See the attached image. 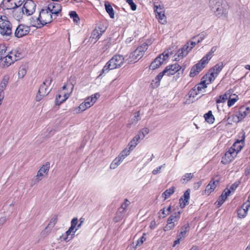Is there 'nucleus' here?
Masks as SVG:
<instances>
[{
	"label": "nucleus",
	"instance_id": "nucleus-45",
	"mask_svg": "<svg viewBox=\"0 0 250 250\" xmlns=\"http://www.w3.org/2000/svg\"><path fill=\"white\" fill-rule=\"evenodd\" d=\"M154 11L156 14H159L165 13V8L162 5H154Z\"/></svg>",
	"mask_w": 250,
	"mask_h": 250
},
{
	"label": "nucleus",
	"instance_id": "nucleus-11",
	"mask_svg": "<svg viewBox=\"0 0 250 250\" xmlns=\"http://www.w3.org/2000/svg\"><path fill=\"white\" fill-rule=\"evenodd\" d=\"M223 0H210L209 5L211 10L216 15L222 14L224 11Z\"/></svg>",
	"mask_w": 250,
	"mask_h": 250
},
{
	"label": "nucleus",
	"instance_id": "nucleus-31",
	"mask_svg": "<svg viewBox=\"0 0 250 250\" xmlns=\"http://www.w3.org/2000/svg\"><path fill=\"white\" fill-rule=\"evenodd\" d=\"M27 65L25 64L20 66L18 71L19 79H22L26 74Z\"/></svg>",
	"mask_w": 250,
	"mask_h": 250
},
{
	"label": "nucleus",
	"instance_id": "nucleus-44",
	"mask_svg": "<svg viewBox=\"0 0 250 250\" xmlns=\"http://www.w3.org/2000/svg\"><path fill=\"white\" fill-rule=\"evenodd\" d=\"M103 32L104 31H100L99 32L98 30H94L92 32L91 38L97 40L101 37Z\"/></svg>",
	"mask_w": 250,
	"mask_h": 250
},
{
	"label": "nucleus",
	"instance_id": "nucleus-48",
	"mask_svg": "<svg viewBox=\"0 0 250 250\" xmlns=\"http://www.w3.org/2000/svg\"><path fill=\"white\" fill-rule=\"evenodd\" d=\"M207 36V34L205 32H202L201 34H199L197 36L194 37L192 39L196 40L197 38L198 39L196 40L197 42L199 43L202 42Z\"/></svg>",
	"mask_w": 250,
	"mask_h": 250
},
{
	"label": "nucleus",
	"instance_id": "nucleus-34",
	"mask_svg": "<svg viewBox=\"0 0 250 250\" xmlns=\"http://www.w3.org/2000/svg\"><path fill=\"white\" fill-rule=\"evenodd\" d=\"M216 50V47L213 46L211 48L210 51L203 58V62H208L212 57V54Z\"/></svg>",
	"mask_w": 250,
	"mask_h": 250
},
{
	"label": "nucleus",
	"instance_id": "nucleus-62",
	"mask_svg": "<svg viewBox=\"0 0 250 250\" xmlns=\"http://www.w3.org/2000/svg\"><path fill=\"white\" fill-rule=\"evenodd\" d=\"M176 240H175L174 242V245H173V247H175L176 245L179 244L180 243V241H181V239H182V238H181L180 237V236H176Z\"/></svg>",
	"mask_w": 250,
	"mask_h": 250
},
{
	"label": "nucleus",
	"instance_id": "nucleus-52",
	"mask_svg": "<svg viewBox=\"0 0 250 250\" xmlns=\"http://www.w3.org/2000/svg\"><path fill=\"white\" fill-rule=\"evenodd\" d=\"M6 51V47L4 45H0V60H2Z\"/></svg>",
	"mask_w": 250,
	"mask_h": 250
},
{
	"label": "nucleus",
	"instance_id": "nucleus-16",
	"mask_svg": "<svg viewBox=\"0 0 250 250\" xmlns=\"http://www.w3.org/2000/svg\"><path fill=\"white\" fill-rule=\"evenodd\" d=\"M47 6L51 11V13L54 15V19L59 16V14L62 11V6L60 4L57 2H50Z\"/></svg>",
	"mask_w": 250,
	"mask_h": 250
},
{
	"label": "nucleus",
	"instance_id": "nucleus-19",
	"mask_svg": "<svg viewBox=\"0 0 250 250\" xmlns=\"http://www.w3.org/2000/svg\"><path fill=\"white\" fill-rule=\"evenodd\" d=\"M125 158V149L122 150L118 157H116L110 166L111 169L116 168Z\"/></svg>",
	"mask_w": 250,
	"mask_h": 250
},
{
	"label": "nucleus",
	"instance_id": "nucleus-6",
	"mask_svg": "<svg viewBox=\"0 0 250 250\" xmlns=\"http://www.w3.org/2000/svg\"><path fill=\"white\" fill-rule=\"evenodd\" d=\"M0 33L2 36H10L12 34V24L5 16L0 17Z\"/></svg>",
	"mask_w": 250,
	"mask_h": 250
},
{
	"label": "nucleus",
	"instance_id": "nucleus-25",
	"mask_svg": "<svg viewBox=\"0 0 250 250\" xmlns=\"http://www.w3.org/2000/svg\"><path fill=\"white\" fill-rule=\"evenodd\" d=\"M230 189L226 188L216 202V203H217V206L218 207L221 206L222 204L224 203V202L226 200L228 197L230 195Z\"/></svg>",
	"mask_w": 250,
	"mask_h": 250
},
{
	"label": "nucleus",
	"instance_id": "nucleus-37",
	"mask_svg": "<svg viewBox=\"0 0 250 250\" xmlns=\"http://www.w3.org/2000/svg\"><path fill=\"white\" fill-rule=\"evenodd\" d=\"M78 224V219L77 218H74L71 222V227L68 229L73 233L71 234L72 236L74 235V233L75 231L77 230L78 229H76L74 231V229L76 228L77 225Z\"/></svg>",
	"mask_w": 250,
	"mask_h": 250
},
{
	"label": "nucleus",
	"instance_id": "nucleus-28",
	"mask_svg": "<svg viewBox=\"0 0 250 250\" xmlns=\"http://www.w3.org/2000/svg\"><path fill=\"white\" fill-rule=\"evenodd\" d=\"M125 201L122 204L121 207L119 209L117 215L114 218V221L115 222H118L121 220V219L124 216L125 210Z\"/></svg>",
	"mask_w": 250,
	"mask_h": 250
},
{
	"label": "nucleus",
	"instance_id": "nucleus-41",
	"mask_svg": "<svg viewBox=\"0 0 250 250\" xmlns=\"http://www.w3.org/2000/svg\"><path fill=\"white\" fill-rule=\"evenodd\" d=\"M156 17L158 20V21L160 23L165 24L167 23V18L165 16V13L156 14Z\"/></svg>",
	"mask_w": 250,
	"mask_h": 250
},
{
	"label": "nucleus",
	"instance_id": "nucleus-5",
	"mask_svg": "<svg viewBox=\"0 0 250 250\" xmlns=\"http://www.w3.org/2000/svg\"><path fill=\"white\" fill-rule=\"evenodd\" d=\"M52 82V78L47 77L39 87L38 95L36 96V101H40L43 97L47 96L50 92V89H48V86L50 85Z\"/></svg>",
	"mask_w": 250,
	"mask_h": 250
},
{
	"label": "nucleus",
	"instance_id": "nucleus-24",
	"mask_svg": "<svg viewBox=\"0 0 250 250\" xmlns=\"http://www.w3.org/2000/svg\"><path fill=\"white\" fill-rule=\"evenodd\" d=\"M250 207V204H247V203H244L242 207L237 210L238 216L241 218H244L247 214Z\"/></svg>",
	"mask_w": 250,
	"mask_h": 250
},
{
	"label": "nucleus",
	"instance_id": "nucleus-53",
	"mask_svg": "<svg viewBox=\"0 0 250 250\" xmlns=\"http://www.w3.org/2000/svg\"><path fill=\"white\" fill-rule=\"evenodd\" d=\"M135 59L136 57H135V55H134V53H131L129 55V58L127 59L128 63H133L139 61V60H135Z\"/></svg>",
	"mask_w": 250,
	"mask_h": 250
},
{
	"label": "nucleus",
	"instance_id": "nucleus-57",
	"mask_svg": "<svg viewBox=\"0 0 250 250\" xmlns=\"http://www.w3.org/2000/svg\"><path fill=\"white\" fill-rule=\"evenodd\" d=\"M41 179L40 178V177H35L34 178H33L31 181V186H33V185H35L38 183L40 181H41Z\"/></svg>",
	"mask_w": 250,
	"mask_h": 250
},
{
	"label": "nucleus",
	"instance_id": "nucleus-39",
	"mask_svg": "<svg viewBox=\"0 0 250 250\" xmlns=\"http://www.w3.org/2000/svg\"><path fill=\"white\" fill-rule=\"evenodd\" d=\"M55 224L51 222L50 221L48 223L47 226L42 232V235H48L51 231L52 228L55 226Z\"/></svg>",
	"mask_w": 250,
	"mask_h": 250
},
{
	"label": "nucleus",
	"instance_id": "nucleus-12",
	"mask_svg": "<svg viewBox=\"0 0 250 250\" xmlns=\"http://www.w3.org/2000/svg\"><path fill=\"white\" fill-rule=\"evenodd\" d=\"M221 178L218 176H215L210 181L204 191L205 194L208 195L214 191L217 186L219 184Z\"/></svg>",
	"mask_w": 250,
	"mask_h": 250
},
{
	"label": "nucleus",
	"instance_id": "nucleus-1",
	"mask_svg": "<svg viewBox=\"0 0 250 250\" xmlns=\"http://www.w3.org/2000/svg\"><path fill=\"white\" fill-rule=\"evenodd\" d=\"M53 19H54V15L51 13V11L47 6H44L40 11L38 17L36 18L37 28H41L47 23H50Z\"/></svg>",
	"mask_w": 250,
	"mask_h": 250
},
{
	"label": "nucleus",
	"instance_id": "nucleus-14",
	"mask_svg": "<svg viewBox=\"0 0 250 250\" xmlns=\"http://www.w3.org/2000/svg\"><path fill=\"white\" fill-rule=\"evenodd\" d=\"M208 62H203V58L201 61L195 64L191 69L189 76L191 77H193L199 74L200 72L205 67L206 65Z\"/></svg>",
	"mask_w": 250,
	"mask_h": 250
},
{
	"label": "nucleus",
	"instance_id": "nucleus-8",
	"mask_svg": "<svg viewBox=\"0 0 250 250\" xmlns=\"http://www.w3.org/2000/svg\"><path fill=\"white\" fill-rule=\"evenodd\" d=\"M224 64L223 62H219L210 69L208 74L206 75V78H208V83H211L217 77L221 71Z\"/></svg>",
	"mask_w": 250,
	"mask_h": 250
},
{
	"label": "nucleus",
	"instance_id": "nucleus-42",
	"mask_svg": "<svg viewBox=\"0 0 250 250\" xmlns=\"http://www.w3.org/2000/svg\"><path fill=\"white\" fill-rule=\"evenodd\" d=\"M149 130L148 128H144L138 132L136 136H139L140 140H142L149 133Z\"/></svg>",
	"mask_w": 250,
	"mask_h": 250
},
{
	"label": "nucleus",
	"instance_id": "nucleus-47",
	"mask_svg": "<svg viewBox=\"0 0 250 250\" xmlns=\"http://www.w3.org/2000/svg\"><path fill=\"white\" fill-rule=\"evenodd\" d=\"M69 16L71 18L73 19L74 22L78 23L80 21V19L78 15L74 11H72L69 13Z\"/></svg>",
	"mask_w": 250,
	"mask_h": 250
},
{
	"label": "nucleus",
	"instance_id": "nucleus-63",
	"mask_svg": "<svg viewBox=\"0 0 250 250\" xmlns=\"http://www.w3.org/2000/svg\"><path fill=\"white\" fill-rule=\"evenodd\" d=\"M58 221V216L57 215H55L50 220V221L53 223L56 224Z\"/></svg>",
	"mask_w": 250,
	"mask_h": 250
},
{
	"label": "nucleus",
	"instance_id": "nucleus-18",
	"mask_svg": "<svg viewBox=\"0 0 250 250\" xmlns=\"http://www.w3.org/2000/svg\"><path fill=\"white\" fill-rule=\"evenodd\" d=\"M181 69V67L179 64L174 63L173 64L167 66L164 71V72L166 73V75L169 76L174 75Z\"/></svg>",
	"mask_w": 250,
	"mask_h": 250
},
{
	"label": "nucleus",
	"instance_id": "nucleus-27",
	"mask_svg": "<svg viewBox=\"0 0 250 250\" xmlns=\"http://www.w3.org/2000/svg\"><path fill=\"white\" fill-rule=\"evenodd\" d=\"M50 168V163L46 162L44 165H43L40 168L37 172L36 177H42L43 176V174H47Z\"/></svg>",
	"mask_w": 250,
	"mask_h": 250
},
{
	"label": "nucleus",
	"instance_id": "nucleus-32",
	"mask_svg": "<svg viewBox=\"0 0 250 250\" xmlns=\"http://www.w3.org/2000/svg\"><path fill=\"white\" fill-rule=\"evenodd\" d=\"M105 8L107 13L109 14L111 18H114V12L112 6L109 2L105 1L104 3Z\"/></svg>",
	"mask_w": 250,
	"mask_h": 250
},
{
	"label": "nucleus",
	"instance_id": "nucleus-22",
	"mask_svg": "<svg viewBox=\"0 0 250 250\" xmlns=\"http://www.w3.org/2000/svg\"><path fill=\"white\" fill-rule=\"evenodd\" d=\"M140 141V139H139V136L135 135L133 138V139L131 140L128 145V150L127 152H126V156L130 154V152L134 149L136 146L139 144Z\"/></svg>",
	"mask_w": 250,
	"mask_h": 250
},
{
	"label": "nucleus",
	"instance_id": "nucleus-60",
	"mask_svg": "<svg viewBox=\"0 0 250 250\" xmlns=\"http://www.w3.org/2000/svg\"><path fill=\"white\" fill-rule=\"evenodd\" d=\"M72 237H73L71 236V238L68 239V236H66V234L64 233V234H62V235L60 237V239L61 240H63L65 241H69L71 239H72Z\"/></svg>",
	"mask_w": 250,
	"mask_h": 250
},
{
	"label": "nucleus",
	"instance_id": "nucleus-13",
	"mask_svg": "<svg viewBox=\"0 0 250 250\" xmlns=\"http://www.w3.org/2000/svg\"><path fill=\"white\" fill-rule=\"evenodd\" d=\"M30 27L24 24H20L15 31V36L18 38L27 35L30 32Z\"/></svg>",
	"mask_w": 250,
	"mask_h": 250
},
{
	"label": "nucleus",
	"instance_id": "nucleus-54",
	"mask_svg": "<svg viewBox=\"0 0 250 250\" xmlns=\"http://www.w3.org/2000/svg\"><path fill=\"white\" fill-rule=\"evenodd\" d=\"M89 104H87L84 102L81 104L78 107L79 111L82 112L85 110L87 108H89L88 107Z\"/></svg>",
	"mask_w": 250,
	"mask_h": 250
},
{
	"label": "nucleus",
	"instance_id": "nucleus-38",
	"mask_svg": "<svg viewBox=\"0 0 250 250\" xmlns=\"http://www.w3.org/2000/svg\"><path fill=\"white\" fill-rule=\"evenodd\" d=\"M205 120L209 124H212L214 121V118L211 111H209L204 115Z\"/></svg>",
	"mask_w": 250,
	"mask_h": 250
},
{
	"label": "nucleus",
	"instance_id": "nucleus-33",
	"mask_svg": "<svg viewBox=\"0 0 250 250\" xmlns=\"http://www.w3.org/2000/svg\"><path fill=\"white\" fill-rule=\"evenodd\" d=\"M141 120V117L140 116V114L139 112H137L135 113V115L133 118H132L130 122L127 124V127H130L132 125H135L138 122Z\"/></svg>",
	"mask_w": 250,
	"mask_h": 250
},
{
	"label": "nucleus",
	"instance_id": "nucleus-21",
	"mask_svg": "<svg viewBox=\"0 0 250 250\" xmlns=\"http://www.w3.org/2000/svg\"><path fill=\"white\" fill-rule=\"evenodd\" d=\"M9 80V77L8 75L3 76L0 83V97L2 98L0 100H2L4 98V90L5 89Z\"/></svg>",
	"mask_w": 250,
	"mask_h": 250
},
{
	"label": "nucleus",
	"instance_id": "nucleus-9",
	"mask_svg": "<svg viewBox=\"0 0 250 250\" xmlns=\"http://www.w3.org/2000/svg\"><path fill=\"white\" fill-rule=\"evenodd\" d=\"M189 42H188L181 49L178 50L177 53L175 55V56H177V57H175V58L176 60H179L186 56L191 49L194 47L196 44L198 43V42H197V41H195L190 42V45H189Z\"/></svg>",
	"mask_w": 250,
	"mask_h": 250
},
{
	"label": "nucleus",
	"instance_id": "nucleus-15",
	"mask_svg": "<svg viewBox=\"0 0 250 250\" xmlns=\"http://www.w3.org/2000/svg\"><path fill=\"white\" fill-rule=\"evenodd\" d=\"M237 155V152L234 151L232 148H229L223 156L221 163L223 164H229L233 160Z\"/></svg>",
	"mask_w": 250,
	"mask_h": 250
},
{
	"label": "nucleus",
	"instance_id": "nucleus-55",
	"mask_svg": "<svg viewBox=\"0 0 250 250\" xmlns=\"http://www.w3.org/2000/svg\"><path fill=\"white\" fill-rule=\"evenodd\" d=\"M126 2L130 6L131 9L132 11H135L137 9V5L134 2L133 0H126Z\"/></svg>",
	"mask_w": 250,
	"mask_h": 250
},
{
	"label": "nucleus",
	"instance_id": "nucleus-64",
	"mask_svg": "<svg viewBox=\"0 0 250 250\" xmlns=\"http://www.w3.org/2000/svg\"><path fill=\"white\" fill-rule=\"evenodd\" d=\"M6 218L5 217H3L0 218V225L4 224L6 222Z\"/></svg>",
	"mask_w": 250,
	"mask_h": 250
},
{
	"label": "nucleus",
	"instance_id": "nucleus-10",
	"mask_svg": "<svg viewBox=\"0 0 250 250\" xmlns=\"http://www.w3.org/2000/svg\"><path fill=\"white\" fill-rule=\"evenodd\" d=\"M168 52L165 51L163 54L156 57L149 65V69L155 70L159 67L165 61L169 58Z\"/></svg>",
	"mask_w": 250,
	"mask_h": 250
},
{
	"label": "nucleus",
	"instance_id": "nucleus-23",
	"mask_svg": "<svg viewBox=\"0 0 250 250\" xmlns=\"http://www.w3.org/2000/svg\"><path fill=\"white\" fill-rule=\"evenodd\" d=\"M244 140L245 136L244 135H243L242 139L241 140H237L236 142H235V143L230 148H232L234 151L237 152V154L244 146Z\"/></svg>",
	"mask_w": 250,
	"mask_h": 250
},
{
	"label": "nucleus",
	"instance_id": "nucleus-56",
	"mask_svg": "<svg viewBox=\"0 0 250 250\" xmlns=\"http://www.w3.org/2000/svg\"><path fill=\"white\" fill-rule=\"evenodd\" d=\"M145 233H144L143 235L137 241L136 246H140L142 245L144 241L146 240V238L145 237Z\"/></svg>",
	"mask_w": 250,
	"mask_h": 250
},
{
	"label": "nucleus",
	"instance_id": "nucleus-61",
	"mask_svg": "<svg viewBox=\"0 0 250 250\" xmlns=\"http://www.w3.org/2000/svg\"><path fill=\"white\" fill-rule=\"evenodd\" d=\"M238 184L236 183H235L232 184L229 189H230V191H234L238 187Z\"/></svg>",
	"mask_w": 250,
	"mask_h": 250
},
{
	"label": "nucleus",
	"instance_id": "nucleus-20",
	"mask_svg": "<svg viewBox=\"0 0 250 250\" xmlns=\"http://www.w3.org/2000/svg\"><path fill=\"white\" fill-rule=\"evenodd\" d=\"M210 83H208V78H206V76H204L202 79L200 83L196 84L195 87L198 91L201 92V94L204 92L205 89L207 87V85Z\"/></svg>",
	"mask_w": 250,
	"mask_h": 250
},
{
	"label": "nucleus",
	"instance_id": "nucleus-30",
	"mask_svg": "<svg viewBox=\"0 0 250 250\" xmlns=\"http://www.w3.org/2000/svg\"><path fill=\"white\" fill-rule=\"evenodd\" d=\"M100 97V95L98 93H96L94 95H92L91 97L87 98L84 101V102L87 104H89L88 107H90L96 102L97 99Z\"/></svg>",
	"mask_w": 250,
	"mask_h": 250
},
{
	"label": "nucleus",
	"instance_id": "nucleus-51",
	"mask_svg": "<svg viewBox=\"0 0 250 250\" xmlns=\"http://www.w3.org/2000/svg\"><path fill=\"white\" fill-rule=\"evenodd\" d=\"M193 177V174L191 173L185 174L182 177V180L183 182H187L190 180Z\"/></svg>",
	"mask_w": 250,
	"mask_h": 250
},
{
	"label": "nucleus",
	"instance_id": "nucleus-58",
	"mask_svg": "<svg viewBox=\"0 0 250 250\" xmlns=\"http://www.w3.org/2000/svg\"><path fill=\"white\" fill-rule=\"evenodd\" d=\"M13 4L12 3L4 4V10H13Z\"/></svg>",
	"mask_w": 250,
	"mask_h": 250
},
{
	"label": "nucleus",
	"instance_id": "nucleus-3",
	"mask_svg": "<svg viewBox=\"0 0 250 250\" xmlns=\"http://www.w3.org/2000/svg\"><path fill=\"white\" fill-rule=\"evenodd\" d=\"M24 57L23 53L19 49L11 50L2 59L3 61V65L8 67L16 61H17Z\"/></svg>",
	"mask_w": 250,
	"mask_h": 250
},
{
	"label": "nucleus",
	"instance_id": "nucleus-29",
	"mask_svg": "<svg viewBox=\"0 0 250 250\" xmlns=\"http://www.w3.org/2000/svg\"><path fill=\"white\" fill-rule=\"evenodd\" d=\"M166 75V73L163 70L162 72H160L158 75L152 81L151 84L153 88L157 87L160 85V81L162 79L164 75Z\"/></svg>",
	"mask_w": 250,
	"mask_h": 250
},
{
	"label": "nucleus",
	"instance_id": "nucleus-59",
	"mask_svg": "<svg viewBox=\"0 0 250 250\" xmlns=\"http://www.w3.org/2000/svg\"><path fill=\"white\" fill-rule=\"evenodd\" d=\"M165 164H164V165H162V166H160V167H157L156 169H154V170L152 171V174H153V175H156V174H158V173H160V170H161V168H162L163 167V166H165Z\"/></svg>",
	"mask_w": 250,
	"mask_h": 250
},
{
	"label": "nucleus",
	"instance_id": "nucleus-49",
	"mask_svg": "<svg viewBox=\"0 0 250 250\" xmlns=\"http://www.w3.org/2000/svg\"><path fill=\"white\" fill-rule=\"evenodd\" d=\"M229 99L228 101V105L229 107L232 106L235 104V103L238 100V97L237 96H235V97L234 98H231L230 97V95H229Z\"/></svg>",
	"mask_w": 250,
	"mask_h": 250
},
{
	"label": "nucleus",
	"instance_id": "nucleus-36",
	"mask_svg": "<svg viewBox=\"0 0 250 250\" xmlns=\"http://www.w3.org/2000/svg\"><path fill=\"white\" fill-rule=\"evenodd\" d=\"M248 114L249 112H247L246 111V110H245V107H241L239 109V113L237 115L239 120H242Z\"/></svg>",
	"mask_w": 250,
	"mask_h": 250
},
{
	"label": "nucleus",
	"instance_id": "nucleus-4",
	"mask_svg": "<svg viewBox=\"0 0 250 250\" xmlns=\"http://www.w3.org/2000/svg\"><path fill=\"white\" fill-rule=\"evenodd\" d=\"M36 4L33 0H27L22 7L21 11H20L18 15L16 16L15 13V16L16 19H21L23 14L27 16L32 15L35 11Z\"/></svg>",
	"mask_w": 250,
	"mask_h": 250
},
{
	"label": "nucleus",
	"instance_id": "nucleus-46",
	"mask_svg": "<svg viewBox=\"0 0 250 250\" xmlns=\"http://www.w3.org/2000/svg\"><path fill=\"white\" fill-rule=\"evenodd\" d=\"M201 94L199 91L194 86L189 92L188 95L189 97L195 98L197 95Z\"/></svg>",
	"mask_w": 250,
	"mask_h": 250
},
{
	"label": "nucleus",
	"instance_id": "nucleus-2",
	"mask_svg": "<svg viewBox=\"0 0 250 250\" xmlns=\"http://www.w3.org/2000/svg\"><path fill=\"white\" fill-rule=\"evenodd\" d=\"M125 58L123 56L120 55H114L104 66L98 77H101L103 74L108 73L110 70L120 67L123 64Z\"/></svg>",
	"mask_w": 250,
	"mask_h": 250
},
{
	"label": "nucleus",
	"instance_id": "nucleus-43",
	"mask_svg": "<svg viewBox=\"0 0 250 250\" xmlns=\"http://www.w3.org/2000/svg\"><path fill=\"white\" fill-rule=\"evenodd\" d=\"M188 224L185 225L183 226L181 228V231L180 233L178 234L177 236H180L181 238L185 237L187 231H188Z\"/></svg>",
	"mask_w": 250,
	"mask_h": 250
},
{
	"label": "nucleus",
	"instance_id": "nucleus-7",
	"mask_svg": "<svg viewBox=\"0 0 250 250\" xmlns=\"http://www.w3.org/2000/svg\"><path fill=\"white\" fill-rule=\"evenodd\" d=\"M181 213L180 211H176L167 218V225L164 227L163 229L165 231H168L174 229L180 218Z\"/></svg>",
	"mask_w": 250,
	"mask_h": 250
},
{
	"label": "nucleus",
	"instance_id": "nucleus-50",
	"mask_svg": "<svg viewBox=\"0 0 250 250\" xmlns=\"http://www.w3.org/2000/svg\"><path fill=\"white\" fill-rule=\"evenodd\" d=\"M229 97V93H226L223 95H220L219 98L216 100L217 103L224 102Z\"/></svg>",
	"mask_w": 250,
	"mask_h": 250
},
{
	"label": "nucleus",
	"instance_id": "nucleus-35",
	"mask_svg": "<svg viewBox=\"0 0 250 250\" xmlns=\"http://www.w3.org/2000/svg\"><path fill=\"white\" fill-rule=\"evenodd\" d=\"M69 94H64L63 95V98L61 99V100H59V98H61L62 96L61 95H58L56 96L55 99V103L56 105H59L65 101L69 97Z\"/></svg>",
	"mask_w": 250,
	"mask_h": 250
},
{
	"label": "nucleus",
	"instance_id": "nucleus-17",
	"mask_svg": "<svg viewBox=\"0 0 250 250\" xmlns=\"http://www.w3.org/2000/svg\"><path fill=\"white\" fill-rule=\"evenodd\" d=\"M148 44L146 43H143L138 47L133 52L134 55L136 57L135 60H140L144 55L145 51L147 49Z\"/></svg>",
	"mask_w": 250,
	"mask_h": 250
},
{
	"label": "nucleus",
	"instance_id": "nucleus-26",
	"mask_svg": "<svg viewBox=\"0 0 250 250\" xmlns=\"http://www.w3.org/2000/svg\"><path fill=\"white\" fill-rule=\"evenodd\" d=\"M190 190L187 189L184 195L180 199V207L182 208H185L186 204H188L189 199Z\"/></svg>",
	"mask_w": 250,
	"mask_h": 250
},
{
	"label": "nucleus",
	"instance_id": "nucleus-40",
	"mask_svg": "<svg viewBox=\"0 0 250 250\" xmlns=\"http://www.w3.org/2000/svg\"><path fill=\"white\" fill-rule=\"evenodd\" d=\"M175 191V188L174 187H172L169 188L167 189L163 194L162 196L165 198V199L168 198L171 194H172Z\"/></svg>",
	"mask_w": 250,
	"mask_h": 250
}]
</instances>
